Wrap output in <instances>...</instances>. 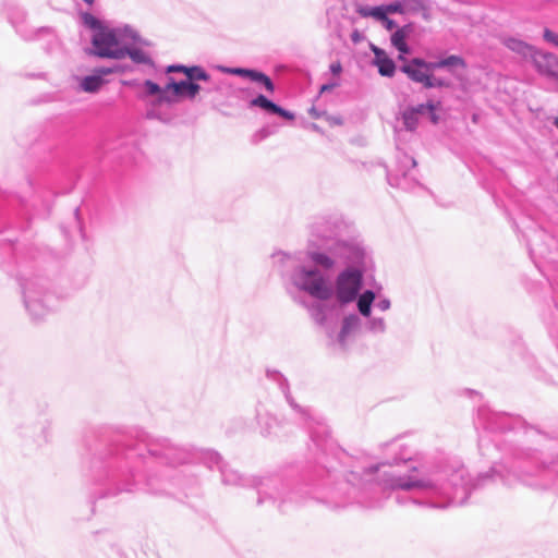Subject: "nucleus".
Listing matches in <instances>:
<instances>
[{"label": "nucleus", "instance_id": "b1692460", "mask_svg": "<svg viewBox=\"0 0 558 558\" xmlns=\"http://www.w3.org/2000/svg\"><path fill=\"white\" fill-rule=\"evenodd\" d=\"M372 9H381L384 10L385 14H405L404 13V7H403V0L395 1L389 4L378 5V7H372Z\"/></svg>", "mask_w": 558, "mask_h": 558}, {"label": "nucleus", "instance_id": "58836bf2", "mask_svg": "<svg viewBox=\"0 0 558 558\" xmlns=\"http://www.w3.org/2000/svg\"><path fill=\"white\" fill-rule=\"evenodd\" d=\"M311 113H312V116H313L314 118H319V117H320V113L316 112V110H315V109H312V110H311Z\"/></svg>", "mask_w": 558, "mask_h": 558}, {"label": "nucleus", "instance_id": "7c9ffc66", "mask_svg": "<svg viewBox=\"0 0 558 558\" xmlns=\"http://www.w3.org/2000/svg\"><path fill=\"white\" fill-rule=\"evenodd\" d=\"M326 120L330 125H342L343 120L340 116H327Z\"/></svg>", "mask_w": 558, "mask_h": 558}, {"label": "nucleus", "instance_id": "9d476101", "mask_svg": "<svg viewBox=\"0 0 558 558\" xmlns=\"http://www.w3.org/2000/svg\"><path fill=\"white\" fill-rule=\"evenodd\" d=\"M116 71L113 68H97L94 70V73L87 76H84L80 81V88L85 93H96L98 92L102 85L105 84L104 76L111 74Z\"/></svg>", "mask_w": 558, "mask_h": 558}, {"label": "nucleus", "instance_id": "f8f14e48", "mask_svg": "<svg viewBox=\"0 0 558 558\" xmlns=\"http://www.w3.org/2000/svg\"><path fill=\"white\" fill-rule=\"evenodd\" d=\"M501 44L513 53L520 56L526 62L531 61L532 56L537 49L535 46L512 36L502 37Z\"/></svg>", "mask_w": 558, "mask_h": 558}, {"label": "nucleus", "instance_id": "1a4fd4ad", "mask_svg": "<svg viewBox=\"0 0 558 558\" xmlns=\"http://www.w3.org/2000/svg\"><path fill=\"white\" fill-rule=\"evenodd\" d=\"M151 44L148 40L147 45L141 44H128L123 49V59L129 57L134 63L143 64L150 69H155V62L153 60L151 54L145 48L149 47Z\"/></svg>", "mask_w": 558, "mask_h": 558}, {"label": "nucleus", "instance_id": "cd10ccee", "mask_svg": "<svg viewBox=\"0 0 558 558\" xmlns=\"http://www.w3.org/2000/svg\"><path fill=\"white\" fill-rule=\"evenodd\" d=\"M449 83L442 78L434 77L432 74H429L428 80L424 87L426 88H433V87H447Z\"/></svg>", "mask_w": 558, "mask_h": 558}, {"label": "nucleus", "instance_id": "4be33fe9", "mask_svg": "<svg viewBox=\"0 0 558 558\" xmlns=\"http://www.w3.org/2000/svg\"><path fill=\"white\" fill-rule=\"evenodd\" d=\"M366 328L373 333H384L386 331V322L383 317H367Z\"/></svg>", "mask_w": 558, "mask_h": 558}, {"label": "nucleus", "instance_id": "f03ea898", "mask_svg": "<svg viewBox=\"0 0 558 558\" xmlns=\"http://www.w3.org/2000/svg\"><path fill=\"white\" fill-rule=\"evenodd\" d=\"M387 464L380 463L364 469L360 474L364 483L376 481L383 488L391 490L429 493L447 497L449 502L444 507L453 504H462L457 500L458 492L461 488L465 495L469 492L465 481V470L459 469L448 478L447 472L439 469H425L411 466L405 472L386 470Z\"/></svg>", "mask_w": 558, "mask_h": 558}, {"label": "nucleus", "instance_id": "c85d7f7f", "mask_svg": "<svg viewBox=\"0 0 558 558\" xmlns=\"http://www.w3.org/2000/svg\"><path fill=\"white\" fill-rule=\"evenodd\" d=\"M543 37L547 43L553 44L558 47V34L550 31L549 28H545L543 33Z\"/></svg>", "mask_w": 558, "mask_h": 558}, {"label": "nucleus", "instance_id": "473e14b6", "mask_svg": "<svg viewBox=\"0 0 558 558\" xmlns=\"http://www.w3.org/2000/svg\"><path fill=\"white\" fill-rule=\"evenodd\" d=\"M287 400H288V402L290 403V405H291L295 411L300 412V414H302V415H304V416H307V415H308L307 410L302 409V408H300L298 404H295V403L293 402V400H291V399H290V397H289V396H287Z\"/></svg>", "mask_w": 558, "mask_h": 558}, {"label": "nucleus", "instance_id": "79ce46f5", "mask_svg": "<svg viewBox=\"0 0 558 558\" xmlns=\"http://www.w3.org/2000/svg\"><path fill=\"white\" fill-rule=\"evenodd\" d=\"M313 129H314L315 131H318V130H319V129H318V126H317L316 124H313Z\"/></svg>", "mask_w": 558, "mask_h": 558}, {"label": "nucleus", "instance_id": "a19ab883", "mask_svg": "<svg viewBox=\"0 0 558 558\" xmlns=\"http://www.w3.org/2000/svg\"><path fill=\"white\" fill-rule=\"evenodd\" d=\"M554 125L558 129V117L554 120Z\"/></svg>", "mask_w": 558, "mask_h": 558}, {"label": "nucleus", "instance_id": "20e7f679", "mask_svg": "<svg viewBox=\"0 0 558 558\" xmlns=\"http://www.w3.org/2000/svg\"><path fill=\"white\" fill-rule=\"evenodd\" d=\"M93 53L99 58L121 60L128 44L147 45L148 40L141 37L130 25L117 27H98L92 39Z\"/></svg>", "mask_w": 558, "mask_h": 558}, {"label": "nucleus", "instance_id": "ddd939ff", "mask_svg": "<svg viewBox=\"0 0 558 558\" xmlns=\"http://www.w3.org/2000/svg\"><path fill=\"white\" fill-rule=\"evenodd\" d=\"M251 107H258L267 112L278 114L287 120H293L294 114L269 100L264 95H258L250 101Z\"/></svg>", "mask_w": 558, "mask_h": 558}, {"label": "nucleus", "instance_id": "c9c22d12", "mask_svg": "<svg viewBox=\"0 0 558 558\" xmlns=\"http://www.w3.org/2000/svg\"><path fill=\"white\" fill-rule=\"evenodd\" d=\"M338 84L337 83H329V84H324L322 87H320V94L323 93H326V92H329L331 89H333L335 87H337Z\"/></svg>", "mask_w": 558, "mask_h": 558}, {"label": "nucleus", "instance_id": "4c0bfd02", "mask_svg": "<svg viewBox=\"0 0 558 558\" xmlns=\"http://www.w3.org/2000/svg\"><path fill=\"white\" fill-rule=\"evenodd\" d=\"M429 116H430V120L433 123H437L438 122V117L437 114L435 113V111H428Z\"/></svg>", "mask_w": 558, "mask_h": 558}, {"label": "nucleus", "instance_id": "6ab92c4d", "mask_svg": "<svg viewBox=\"0 0 558 558\" xmlns=\"http://www.w3.org/2000/svg\"><path fill=\"white\" fill-rule=\"evenodd\" d=\"M143 87L145 89L146 96H158L159 101H170V99L167 97V94L170 88H167V85L165 87L159 86L157 83L146 80L143 83Z\"/></svg>", "mask_w": 558, "mask_h": 558}, {"label": "nucleus", "instance_id": "7ed1b4c3", "mask_svg": "<svg viewBox=\"0 0 558 558\" xmlns=\"http://www.w3.org/2000/svg\"><path fill=\"white\" fill-rule=\"evenodd\" d=\"M272 263L278 267L287 286L319 301H328L333 296L328 278L315 266L306 265L302 254L277 252L272 254Z\"/></svg>", "mask_w": 558, "mask_h": 558}, {"label": "nucleus", "instance_id": "2f4dec72", "mask_svg": "<svg viewBox=\"0 0 558 558\" xmlns=\"http://www.w3.org/2000/svg\"><path fill=\"white\" fill-rule=\"evenodd\" d=\"M208 458H209V466L211 468L214 464L215 465H219L220 463V456L217 453V452H209L208 453Z\"/></svg>", "mask_w": 558, "mask_h": 558}, {"label": "nucleus", "instance_id": "412c9836", "mask_svg": "<svg viewBox=\"0 0 558 558\" xmlns=\"http://www.w3.org/2000/svg\"><path fill=\"white\" fill-rule=\"evenodd\" d=\"M402 121L405 130L414 131L418 124V116L415 114V111L408 108L402 112Z\"/></svg>", "mask_w": 558, "mask_h": 558}, {"label": "nucleus", "instance_id": "c756f323", "mask_svg": "<svg viewBox=\"0 0 558 558\" xmlns=\"http://www.w3.org/2000/svg\"><path fill=\"white\" fill-rule=\"evenodd\" d=\"M375 306L379 311L386 312L391 307V302L388 298H379L378 301L375 303Z\"/></svg>", "mask_w": 558, "mask_h": 558}, {"label": "nucleus", "instance_id": "f3484780", "mask_svg": "<svg viewBox=\"0 0 558 558\" xmlns=\"http://www.w3.org/2000/svg\"><path fill=\"white\" fill-rule=\"evenodd\" d=\"M167 88H170L175 96L185 95L190 99L195 98L201 90V86L191 80L175 82L170 78V83L167 84Z\"/></svg>", "mask_w": 558, "mask_h": 558}, {"label": "nucleus", "instance_id": "9b49d317", "mask_svg": "<svg viewBox=\"0 0 558 558\" xmlns=\"http://www.w3.org/2000/svg\"><path fill=\"white\" fill-rule=\"evenodd\" d=\"M361 326V319L356 314H350L342 320L341 328L337 335L336 342L341 349H345L351 338Z\"/></svg>", "mask_w": 558, "mask_h": 558}, {"label": "nucleus", "instance_id": "a878e982", "mask_svg": "<svg viewBox=\"0 0 558 558\" xmlns=\"http://www.w3.org/2000/svg\"><path fill=\"white\" fill-rule=\"evenodd\" d=\"M371 49L374 53L373 64L377 66L380 61L386 60L389 58V56L386 53V51L375 45L371 46Z\"/></svg>", "mask_w": 558, "mask_h": 558}, {"label": "nucleus", "instance_id": "f257e3e1", "mask_svg": "<svg viewBox=\"0 0 558 558\" xmlns=\"http://www.w3.org/2000/svg\"><path fill=\"white\" fill-rule=\"evenodd\" d=\"M340 223L337 220L322 218L312 225L307 257L317 267L326 270L348 266L340 271L335 281L333 295L341 305L356 301L360 315L368 317L376 300L373 290L360 293L363 284V271L366 252L356 240H342L337 236Z\"/></svg>", "mask_w": 558, "mask_h": 558}, {"label": "nucleus", "instance_id": "6e6552de", "mask_svg": "<svg viewBox=\"0 0 558 558\" xmlns=\"http://www.w3.org/2000/svg\"><path fill=\"white\" fill-rule=\"evenodd\" d=\"M219 70L223 73L233 74L242 77L250 78L252 82H256L259 84H263L267 92L274 93L275 85L272 81L264 74L263 72L252 70V69H244V68H227V66H219Z\"/></svg>", "mask_w": 558, "mask_h": 558}, {"label": "nucleus", "instance_id": "bb28decb", "mask_svg": "<svg viewBox=\"0 0 558 558\" xmlns=\"http://www.w3.org/2000/svg\"><path fill=\"white\" fill-rule=\"evenodd\" d=\"M409 109L415 111V114L420 116V114H424L428 111H435L436 106L434 102L428 101L427 104H421L415 107H410Z\"/></svg>", "mask_w": 558, "mask_h": 558}, {"label": "nucleus", "instance_id": "0eeeda50", "mask_svg": "<svg viewBox=\"0 0 558 558\" xmlns=\"http://www.w3.org/2000/svg\"><path fill=\"white\" fill-rule=\"evenodd\" d=\"M400 70L407 74L410 80L415 83H421L423 86H425L430 74L428 62L420 58L404 62L400 66Z\"/></svg>", "mask_w": 558, "mask_h": 558}, {"label": "nucleus", "instance_id": "423d86ee", "mask_svg": "<svg viewBox=\"0 0 558 558\" xmlns=\"http://www.w3.org/2000/svg\"><path fill=\"white\" fill-rule=\"evenodd\" d=\"M530 63L541 76L558 82V56L536 49Z\"/></svg>", "mask_w": 558, "mask_h": 558}, {"label": "nucleus", "instance_id": "39448f33", "mask_svg": "<svg viewBox=\"0 0 558 558\" xmlns=\"http://www.w3.org/2000/svg\"><path fill=\"white\" fill-rule=\"evenodd\" d=\"M20 289L23 305L32 320H44L48 315L53 313L60 304L59 298L48 291L39 279H22Z\"/></svg>", "mask_w": 558, "mask_h": 558}, {"label": "nucleus", "instance_id": "f704fd0d", "mask_svg": "<svg viewBox=\"0 0 558 558\" xmlns=\"http://www.w3.org/2000/svg\"><path fill=\"white\" fill-rule=\"evenodd\" d=\"M363 36L361 35V33L359 31H354L352 32L351 34V40L354 43V44H357L362 40Z\"/></svg>", "mask_w": 558, "mask_h": 558}, {"label": "nucleus", "instance_id": "e433bc0d", "mask_svg": "<svg viewBox=\"0 0 558 558\" xmlns=\"http://www.w3.org/2000/svg\"><path fill=\"white\" fill-rule=\"evenodd\" d=\"M314 318L315 320L318 323V324H323L324 320H325V315L324 313L319 310L317 311L315 314H314Z\"/></svg>", "mask_w": 558, "mask_h": 558}, {"label": "nucleus", "instance_id": "4468645a", "mask_svg": "<svg viewBox=\"0 0 558 558\" xmlns=\"http://www.w3.org/2000/svg\"><path fill=\"white\" fill-rule=\"evenodd\" d=\"M355 11L362 17H373L383 23L386 29L392 31L397 27V24L393 20L389 19L387 14H385L381 9H372L369 5L356 4Z\"/></svg>", "mask_w": 558, "mask_h": 558}, {"label": "nucleus", "instance_id": "72a5a7b5", "mask_svg": "<svg viewBox=\"0 0 558 558\" xmlns=\"http://www.w3.org/2000/svg\"><path fill=\"white\" fill-rule=\"evenodd\" d=\"M342 71V65L340 62H333L330 64V72L335 75L340 74Z\"/></svg>", "mask_w": 558, "mask_h": 558}, {"label": "nucleus", "instance_id": "a211bd4d", "mask_svg": "<svg viewBox=\"0 0 558 558\" xmlns=\"http://www.w3.org/2000/svg\"><path fill=\"white\" fill-rule=\"evenodd\" d=\"M405 14H421L423 19H429L428 0H403Z\"/></svg>", "mask_w": 558, "mask_h": 558}, {"label": "nucleus", "instance_id": "aec40b11", "mask_svg": "<svg viewBox=\"0 0 558 558\" xmlns=\"http://www.w3.org/2000/svg\"><path fill=\"white\" fill-rule=\"evenodd\" d=\"M430 72L436 69L460 66L464 69L466 66L465 61L459 56H449L436 62H428Z\"/></svg>", "mask_w": 558, "mask_h": 558}, {"label": "nucleus", "instance_id": "dca6fc26", "mask_svg": "<svg viewBox=\"0 0 558 558\" xmlns=\"http://www.w3.org/2000/svg\"><path fill=\"white\" fill-rule=\"evenodd\" d=\"M167 72L168 73H173V72L184 73L187 76V78L191 81L207 82L210 80V75L202 66H198V65L186 66V65H182V64H173V65H169L167 68Z\"/></svg>", "mask_w": 558, "mask_h": 558}, {"label": "nucleus", "instance_id": "5701e85b", "mask_svg": "<svg viewBox=\"0 0 558 558\" xmlns=\"http://www.w3.org/2000/svg\"><path fill=\"white\" fill-rule=\"evenodd\" d=\"M378 73L385 77H392L396 72V64L393 60L389 57L386 60L380 61L377 65Z\"/></svg>", "mask_w": 558, "mask_h": 558}, {"label": "nucleus", "instance_id": "393cba45", "mask_svg": "<svg viewBox=\"0 0 558 558\" xmlns=\"http://www.w3.org/2000/svg\"><path fill=\"white\" fill-rule=\"evenodd\" d=\"M221 475H222V481L226 484L239 485L242 483V477L238 474V472H235L231 469H227V468L221 469Z\"/></svg>", "mask_w": 558, "mask_h": 558}, {"label": "nucleus", "instance_id": "ea45409f", "mask_svg": "<svg viewBox=\"0 0 558 558\" xmlns=\"http://www.w3.org/2000/svg\"><path fill=\"white\" fill-rule=\"evenodd\" d=\"M408 159H409V161L411 162L412 167H415V166H416V161H415V159H413V158H411V157H409Z\"/></svg>", "mask_w": 558, "mask_h": 558}, {"label": "nucleus", "instance_id": "2eb2a0df", "mask_svg": "<svg viewBox=\"0 0 558 558\" xmlns=\"http://www.w3.org/2000/svg\"><path fill=\"white\" fill-rule=\"evenodd\" d=\"M411 32L412 26L409 24L397 28L391 35V45L400 52L399 60L405 61L403 54L410 53V48L405 40Z\"/></svg>", "mask_w": 558, "mask_h": 558}]
</instances>
